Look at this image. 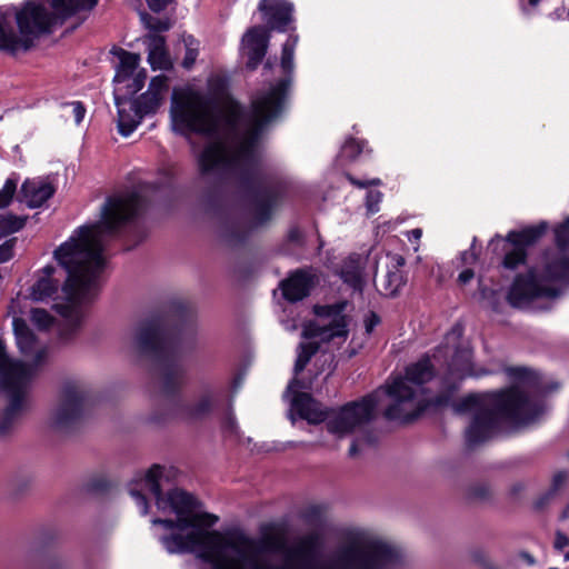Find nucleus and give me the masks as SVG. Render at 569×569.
<instances>
[{"mask_svg":"<svg viewBox=\"0 0 569 569\" xmlns=\"http://www.w3.org/2000/svg\"><path fill=\"white\" fill-rule=\"evenodd\" d=\"M298 36L290 34L282 44V78L258 91L250 109L229 94L228 80L213 77L208 93L177 91L171 96L172 130L183 137L214 134L224 128L232 142H211L197 157L201 201L217 219L219 242L230 249L246 244L250 232L271 220L287 193V182L266 169L260 148L268 124L283 110L293 82L295 50Z\"/></svg>","mask_w":569,"mask_h":569,"instance_id":"obj_1","label":"nucleus"},{"mask_svg":"<svg viewBox=\"0 0 569 569\" xmlns=\"http://www.w3.org/2000/svg\"><path fill=\"white\" fill-rule=\"evenodd\" d=\"M156 200L158 187L153 184H140L130 192L110 196L101 207L99 221L77 228L69 240L54 250L56 260L67 272L61 286L67 303L59 307V312L74 327L84 318L83 306L99 292L106 238L127 237L132 241L128 249L142 242L147 229L141 213Z\"/></svg>","mask_w":569,"mask_h":569,"instance_id":"obj_2","label":"nucleus"},{"mask_svg":"<svg viewBox=\"0 0 569 569\" xmlns=\"http://www.w3.org/2000/svg\"><path fill=\"white\" fill-rule=\"evenodd\" d=\"M353 539L340 551L335 563L320 561L306 546L290 549L284 563L261 562L258 549L249 536H161L169 553H192L212 569H396L398 549L368 536Z\"/></svg>","mask_w":569,"mask_h":569,"instance_id":"obj_3","label":"nucleus"},{"mask_svg":"<svg viewBox=\"0 0 569 569\" xmlns=\"http://www.w3.org/2000/svg\"><path fill=\"white\" fill-rule=\"evenodd\" d=\"M196 345L197 327L192 319L171 328L162 316H151L132 328L130 349L138 358L152 363L153 382L169 405L167 413L163 417L152 416V421L163 422L171 417L194 421L212 411L219 395L210 388H204L192 405L181 398V390L188 381L183 357Z\"/></svg>","mask_w":569,"mask_h":569,"instance_id":"obj_4","label":"nucleus"},{"mask_svg":"<svg viewBox=\"0 0 569 569\" xmlns=\"http://www.w3.org/2000/svg\"><path fill=\"white\" fill-rule=\"evenodd\" d=\"M506 373L515 382L511 387L488 393H470L452 402L458 415L473 412L465 432L468 447L488 440L501 421L515 426L535 422L546 411L543 398L559 389L558 382L547 383L540 372L526 367H508Z\"/></svg>","mask_w":569,"mask_h":569,"instance_id":"obj_5","label":"nucleus"},{"mask_svg":"<svg viewBox=\"0 0 569 569\" xmlns=\"http://www.w3.org/2000/svg\"><path fill=\"white\" fill-rule=\"evenodd\" d=\"M178 469L162 465H152L144 472H137L128 483V491L141 515L149 511L152 499L159 511L173 513L174 519H152L164 530H190L189 533H244L239 525L214 530L219 517L206 511L203 503L192 493L176 487Z\"/></svg>","mask_w":569,"mask_h":569,"instance_id":"obj_6","label":"nucleus"},{"mask_svg":"<svg viewBox=\"0 0 569 569\" xmlns=\"http://www.w3.org/2000/svg\"><path fill=\"white\" fill-rule=\"evenodd\" d=\"M99 0H24L0 6V53L17 57L30 51L72 17L86 18Z\"/></svg>","mask_w":569,"mask_h":569,"instance_id":"obj_7","label":"nucleus"},{"mask_svg":"<svg viewBox=\"0 0 569 569\" xmlns=\"http://www.w3.org/2000/svg\"><path fill=\"white\" fill-rule=\"evenodd\" d=\"M378 395L379 391H373L335 409L323 407L310 393L296 391L291 399V410L310 425L326 422L328 432L342 438L375 419Z\"/></svg>","mask_w":569,"mask_h":569,"instance_id":"obj_8","label":"nucleus"},{"mask_svg":"<svg viewBox=\"0 0 569 569\" xmlns=\"http://www.w3.org/2000/svg\"><path fill=\"white\" fill-rule=\"evenodd\" d=\"M435 377V367L429 356L421 357L406 368L405 376H398L390 383L378 388V402L387 395L391 402L383 416L387 420L408 423L427 410L423 385Z\"/></svg>","mask_w":569,"mask_h":569,"instance_id":"obj_9","label":"nucleus"},{"mask_svg":"<svg viewBox=\"0 0 569 569\" xmlns=\"http://www.w3.org/2000/svg\"><path fill=\"white\" fill-rule=\"evenodd\" d=\"M32 375V366L9 358L4 342L0 339V389L8 399V405L0 416V439L11 433L26 410L27 390Z\"/></svg>","mask_w":569,"mask_h":569,"instance_id":"obj_10","label":"nucleus"},{"mask_svg":"<svg viewBox=\"0 0 569 569\" xmlns=\"http://www.w3.org/2000/svg\"><path fill=\"white\" fill-rule=\"evenodd\" d=\"M478 291L480 299L493 312L502 311L505 300L513 308L528 309L541 299L551 300L560 295L558 288L542 283L535 269L517 274L506 295L499 289L489 288L481 279H479Z\"/></svg>","mask_w":569,"mask_h":569,"instance_id":"obj_11","label":"nucleus"},{"mask_svg":"<svg viewBox=\"0 0 569 569\" xmlns=\"http://www.w3.org/2000/svg\"><path fill=\"white\" fill-rule=\"evenodd\" d=\"M555 248L542 252L540 262L533 268L542 283L569 284V216L553 227Z\"/></svg>","mask_w":569,"mask_h":569,"instance_id":"obj_12","label":"nucleus"},{"mask_svg":"<svg viewBox=\"0 0 569 569\" xmlns=\"http://www.w3.org/2000/svg\"><path fill=\"white\" fill-rule=\"evenodd\" d=\"M91 401V390L82 380H66L61 387L59 403L51 416L56 430L69 431L83 418Z\"/></svg>","mask_w":569,"mask_h":569,"instance_id":"obj_13","label":"nucleus"},{"mask_svg":"<svg viewBox=\"0 0 569 569\" xmlns=\"http://www.w3.org/2000/svg\"><path fill=\"white\" fill-rule=\"evenodd\" d=\"M548 222L541 221L536 226H529L522 230H512L506 238L496 236L491 239L489 248L497 252H503L501 266L507 270H516L527 261V248L538 242L547 232Z\"/></svg>","mask_w":569,"mask_h":569,"instance_id":"obj_14","label":"nucleus"},{"mask_svg":"<svg viewBox=\"0 0 569 569\" xmlns=\"http://www.w3.org/2000/svg\"><path fill=\"white\" fill-rule=\"evenodd\" d=\"M258 10L262 14L264 28L270 31L287 32L293 23V4L288 0H260Z\"/></svg>","mask_w":569,"mask_h":569,"instance_id":"obj_15","label":"nucleus"},{"mask_svg":"<svg viewBox=\"0 0 569 569\" xmlns=\"http://www.w3.org/2000/svg\"><path fill=\"white\" fill-rule=\"evenodd\" d=\"M269 41L270 33L262 26H253L242 36L241 49L248 70H257L267 54Z\"/></svg>","mask_w":569,"mask_h":569,"instance_id":"obj_16","label":"nucleus"},{"mask_svg":"<svg viewBox=\"0 0 569 569\" xmlns=\"http://www.w3.org/2000/svg\"><path fill=\"white\" fill-rule=\"evenodd\" d=\"M316 283V274L311 269L300 268L291 271L280 281L279 288L286 301L295 303L309 297Z\"/></svg>","mask_w":569,"mask_h":569,"instance_id":"obj_17","label":"nucleus"},{"mask_svg":"<svg viewBox=\"0 0 569 569\" xmlns=\"http://www.w3.org/2000/svg\"><path fill=\"white\" fill-rule=\"evenodd\" d=\"M114 104L118 110V131L123 137H129L141 123L143 116L131 102V97L114 94Z\"/></svg>","mask_w":569,"mask_h":569,"instance_id":"obj_18","label":"nucleus"},{"mask_svg":"<svg viewBox=\"0 0 569 569\" xmlns=\"http://www.w3.org/2000/svg\"><path fill=\"white\" fill-rule=\"evenodd\" d=\"M54 191L53 186L49 182L27 179L21 186L20 200L29 208H39L54 194Z\"/></svg>","mask_w":569,"mask_h":569,"instance_id":"obj_19","label":"nucleus"},{"mask_svg":"<svg viewBox=\"0 0 569 569\" xmlns=\"http://www.w3.org/2000/svg\"><path fill=\"white\" fill-rule=\"evenodd\" d=\"M42 276L31 286L29 297L34 302H47L58 293L60 282L53 278L56 268L46 266L41 269Z\"/></svg>","mask_w":569,"mask_h":569,"instance_id":"obj_20","label":"nucleus"},{"mask_svg":"<svg viewBox=\"0 0 569 569\" xmlns=\"http://www.w3.org/2000/svg\"><path fill=\"white\" fill-rule=\"evenodd\" d=\"M329 505L309 502L298 510L299 519L312 530L330 529Z\"/></svg>","mask_w":569,"mask_h":569,"instance_id":"obj_21","label":"nucleus"},{"mask_svg":"<svg viewBox=\"0 0 569 569\" xmlns=\"http://www.w3.org/2000/svg\"><path fill=\"white\" fill-rule=\"evenodd\" d=\"M144 44L148 50V62L153 70H170L172 68L163 36L150 33L144 38Z\"/></svg>","mask_w":569,"mask_h":569,"instance_id":"obj_22","label":"nucleus"},{"mask_svg":"<svg viewBox=\"0 0 569 569\" xmlns=\"http://www.w3.org/2000/svg\"><path fill=\"white\" fill-rule=\"evenodd\" d=\"M472 350L467 346L455 347L453 355L448 362L447 375L449 379L462 380L473 376Z\"/></svg>","mask_w":569,"mask_h":569,"instance_id":"obj_23","label":"nucleus"},{"mask_svg":"<svg viewBox=\"0 0 569 569\" xmlns=\"http://www.w3.org/2000/svg\"><path fill=\"white\" fill-rule=\"evenodd\" d=\"M338 323L329 322L325 326L310 323L302 330L305 339L319 338L322 342H330L335 338H347L349 333L348 320L339 318Z\"/></svg>","mask_w":569,"mask_h":569,"instance_id":"obj_24","label":"nucleus"},{"mask_svg":"<svg viewBox=\"0 0 569 569\" xmlns=\"http://www.w3.org/2000/svg\"><path fill=\"white\" fill-rule=\"evenodd\" d=\"M111 52L119 59L113 81L121 83L130 80L139 66L140 56L122 48H113Z\"/></svg>","mask_w":569,"mask_h":569,"instance_id":"obj_25","label":"nucleus"},{"mask_svg":"<svg viewBox=\"0 0 569 569\" xmlns=\"http://www.w3.org/2000/svg\"><path fill=\"white\" fill-rule=\"evenodd\" d=\"M339 276L345 283L353 290L361 292L363 288V277L360 256H349L341 264Z\"/></svg>","mask_w":569,"mask_h":569,"instance_id":"obj_26","label":"nucleus"},{"mask_svg":"<svg viewBox=\"0 0 569 569\" xmlns=\"http://www.w3.org/2000/svg\"><path fill=\"white\" fill-rule=\"evenodd\" d=\"M318 342H301L297 349V359L293 367L295 376H298L305 370L311 358L318 352ZM295 387H302L301 381L295 377L288 385L287 391L292 390Z\"/></svg>","mask_w":569,"mask_h":569,"instance_id":"obj_27","label":"nucleus"},{"mask_svg":"<svg viewBox=\"0 0 569 569\" xmlns=\"http://www.w3.org/2000/svg\"><path fill=\"white\" fill-rule=\"evenodd\" d=\"M12 326L19 350L24 355L31 353L36 346V336L30 330L26 320L22 318H14Z\"/></svg>","mask_w":569,"mask_h":569,"instance_id":"obj_28","label":"nucleus"},{"mask_svg":"<svg viewBox=\"0 0 569 569\" xmlns=\"http://www.w3.org/2000/svg\"><path fill=\"white\" fill-rule=\"evenodd\" d=\"M405 283L406 278L400 269L388 270L380 284L379 292L386 297H396Z\"/></svg>","mask_w":569,"mask_h":569,"instance_id":"obj_29","label":"nucleus"},{"mask_svg":"<svg viewBox=\"0 0 569 569\" xmlns=\"http://www.w3.org/2000/svg\"><path fill=\"white\" fill-rule=\"evenodd\" d=\"M27 216L7 213L0 216V239L20 231L27 222Z\"/></svg>","mask_w":569,"mask_h":569,"instance_id":"obj_30","label":"nucleus"},{"mask_svg":"<svg viewBox=\"0 0 569 569\" xmlns=\"http://www.w3.org/2000/svg\"><path fill=\"white\" fill-rule=\"evenodd\" d=\"M162 97H157L156 93L146 91L138 98L131 97V102L138 108V112L144 117L154 113L160 106Z\"/></svg>","mask_w":569,"mask_h":569,"instance_id":"obj_31","label":"nucleus"},{"mask_svg":"<svg viewBox=\"0 0 569 569\" xmlns=\"http://www.w3.org/2000/svg\"><path fill=\"white\" fill-rule=\"evenodd\" d=\"M347 303L346 302H337L333 305H317L313 307V312L317 317L320 318H329L330 322L338 323L339 318H343L345 320H348L347 316L343 315V311L346 309Z\"/></svg>","mask_w":569,"mask_h":569,"instance_id":"obj_32","label":"nucleus"},{"mask_svg":"<svg viewBox=\"0 0 569 569\" xmlns=\"http://www.w3.org/2000/svg\"><path fill=\"white\" fill-rule=\"evenodd\" d=\"M305 246H306L305 232L302 231V229L299 226L295 224L289 228L287 237H286V241L282 243L280 251L283 254L289 256V254H292L290 247H293L297 249H302V248H305Z\"/></svg>","mask_w":569,"mask_h":569,"instance_id":"obj_33","label":"nucleus"},{"mask_svg":"<svg viewBox=\"0 0 569 569\" xmlns=\"http://www.w3.org/2000/svg\"><path fill=\"white\" fill-rule=\"evenodd\" d=\"M18 182L19 176L17 173H11L10 177H8L0 190V209H4L11 203L17 191Z\"/></svg>","mask_w":569,"mask_h":569,"instance_id":"obj_34","label":"nucleus"},{"mask_svg":"<svg viewBox=\"0 0 569 569\" xmlns=\"http://www.w3.org/2000/svg\"><path fill=\"white\" fill-rule=\"evenodd\" d=\"M363 150V141L349 138L341 147L339 157L348 161H353Z\"/></svg>","mask_w":569,"mask_h":569,"instance_id":"obj_35","label":"nucleus"},{"mask_svg":"<svg viewBox=\"0 0 569 569\" xmlns=\"http://www.w3.org/2000/svg\"><path fill=\"white\" fill-rule=\"evenodd\" d=\"M140 17H141V20L143 21L144 26L153 33L167 31L171 27V23L168 19H159L156 17H152L151 14H149L147 12H142L140 14Z\"/></svg>","mask_w":569,"mask_h":569,"instance_id":"obj_36","label":"nucleus"},{"mask_svg":"<svg viewBox=\"0 0 569 569\" xmlns=\"http://www.w3.org/2000/svg\"><path fill=\"white\" fill-rule=\"evenodd\" d=\"M456 389H457V386L451 385L449 390H447L446 392H441L431 399H427L425 397V403H427V409L429 407L441 408V407H446L449 405L452 407V402H453L452 395L456 391Z\"/></svg>","mask_w":569,"mask_h":569,"instance_id":"obj_37","label":"nucleus"},{"mask_svg":"<svg viewBox=\"0 0 569 569\" xmlns=\"http://www.w3.org/2000/svg\"><path fill=\"white\" fill-rule=\"evenodd\" d=\"M186 46V54L182 60V67L184 69H191L198 57L197 40L192 36H188L183 39Z\"/></svg>","mask_w":569,"mask_h":569,"instance_id":"obj_38","label":"nucleus"},{"mask_svg":"<svg viewBox=\"0 0 569 569\" xmlns=\"http://www.w3.org/2000/svg\"><path fill=\"white\" fill-rule=\"evenodd\" d=\"M258 533H291L287 519L273 520L261 523Z\"/></svg>","mask_w":569,"mask_h":569,"instance_id":"obj_39","label":"nucleus"},{"mask_svg":"<svg viewBox=\"0 0 569 569\" xmlns=\"http://www.w3.org/2000/svg\"><path fill=\"white\" fill-rule=\"evenodd\" d=\"M112 487V482L106 476H96L86 483V490L92 493L107 492Z\"/></svg>","mask_w":569,"mask_h":569,"instance_id":"obj_40","label":"nucleus"},{"mask_svg":"<svg viewBox=\"0 0 569 569\" xmlns=\"http://www.w3.org/2000/svg\"><path fill=\"white\" fill-rule=\"evenodd\" d=\"M31 320L39 329H47L52 323L51 315L47 310L40 308L31 310Z\"/></svg>","mask_w":569,"mask_h":569,"instance_id":"obj_41","label":"nucleus"},{"mask_svg":"<svg viewBox=\"0 0 569 569\" xmlns=\"http://www.w3.org/2000/svg\"><path fill=\"white\" fill-rule=\"evenodd\" d=\"M146 80V70L142 69L138 71L134 77L130 78V83L127 84V93L124 96L129 94V97H133L138 91H140L143 88Z\"/></svg>","mask_w":569,"mask_h":569,"instance_id":"obj_42","label":"nucleus"},{"mask_svg":"<svg viewBox=\"0 0 569 569\" xmlns=\"http://www.w3.org/2000/svg\"><path fill=\"white\" fill-rule=\"evenodd\" d=\"M382 192L378 190H369L366 194V208L369 214H375L379 211V204L382 201Z\"/></svg>","mask_w":569,"mask_h":569,"instance_id":"obj_43","label":"nucleus"},{"mask_svg":"<svg viewBox=\"0 0 569 569\" xmlns=\"http://www.w3.org/2000/svg\"><path fill=\"white\" fill-rule=\"evenodd\" d=\"M462 327L460 325H456L452 327V329L450 330V332H448V335L446 336V345H441L437 348V351L436 353L433 355V357H438V355H446L448 352V345H449V341L452 340V341H457L461 338L462 336Z\"/></svg>","mask_w":569,"mask_h":569,"instance_id":"obj_44","label":"nucleus"},{"mask_svg":"<svg viewBox=\"0 0 569 569\" xmlns=\"http://www.w3.org/2000/svg\"><path fill=\"white\" fill-rule=\"evenodd\" d=\"M168 90V78L163 74L157 76L151 79L147 91L156 93L157 97H162L163 92Z\"/></svg>","mask_w":569,"mask_h":569,"instance_id":"obj_45","label":"nucleus"},{"mask_svg":"<svg viewBox=\"0 0 569 569\" xmlns=\"http://www.w3.org/2000/svg\"><path fill=\"white\" fill-rule=\"evenodd\" d=\"M221 428L224 435L236 436L238 433V425L231 410H229L221 421Z\"/></svg>","mask_w":569,"mask_h":569,"instance_id":"obj_46","label":"nucleus"},{"mask_svg":"<svg viewBox=\"0 0 569 569\" xmlns=\"http://www.w3.org/2000/svg\"><path fill=\"white\" fill-rule=\"evenodd\" d=\"M17 238L6 240L0 244V263L9 261L13 257Z\"/></svg>","mask_w":569,"mask_h":569,"instance_id":"obj_47","label":"nucleus"},{"mask_svg":"<svg viewBox=\"0 0 569 569\" xmlns=\"http://www.w3.org/2000/svg\"><path fill=\"white\" fill-rule=\"evenodd\" d=\"M568 479V472L560 470L556 472L551 480V486L549 488V496L550 495H557V492L560 490V488L565 485V482Z\"/></svg>","mask_w":569,"mask_h":569,"instance_id":"obj_48","label":"nucleus"},{"mask_svg":"<svg viewBox=\"0 0 569 569\" xmlns=\"http://www.w3.org/2000/svg\"><path fill=\"white\" fill-rule=\"evenodd\" d=\"M346 178L352 186H355L359 189L368 188L371 186H380L382 183L379 178H373L370 180H360V179L355 178L350 173H346Z\"/></svg>","mask_w":569,"mask_h":569,"instance_id":"obj_49","label":"nucleus"},{"mask_svg":"<svg viewBox=\"0 0 569 569\" xmlns=\"http://www.w3.org/2000/svg\"><path fill=\"white\" fill-rule=\"evenodd\" d=\"M358 441H363L366 442L367 445H375L376 441H377V438L373 433L369 432L367 435H365L361 439H357V440H353L350 448H349V456L350 457H355L359 449H358Z\"/></svg>","mask_w":569,"mask_h":569,"instance_id":"obj_50","label":"nucleus"},{"mask_svg":"<svg viewBox=\"0 0 569 569\" xmlns=\"http://www.w3.org/2000/svg\"><path fill=\"white\" fill-rule=\"evenodd\" d=\"M381 322L378 313L370 311L365 318V329L367 335H371L375 328Z\"/></svg>","mask_w":569,"mask_h":569,"instance_id":"obj_51","label":"nucleus"},{"mask_svg":"<svg viewBox=\"0 0 569 569\" xmlns=\"http://www.w3.org/2000/svg\"><path fill=\"white\" fill-rule=\"evenodd\" d=\"M475 243H476V238H473L470 249L461 252L460 260H461L462 266L473 264L478 260V256L475 252Z\"/></svg>","mask_w":569,"mask_h":569,"instance_id":"obj_52","label":"nucleus"},{"mask_svg":"<svg viewBox=\"0 0 569 569\" xmlns=\"http://www.w3.org/2000/svg\"><path fill=\"white\" fill-rule=\"evenodd\" d=\"M69 104L72 107L74 121L77 124H79L84 118L86 108L81 101H72Z\"/></svg>","mask_w":569,"mask_h":569,"instance_id":"obj_53","label":"nucleus"},{"mask_svg":"<svg viewBox=\"0 0 569 569\" xmlns=\"http://www.w3.org/2000/svg\"><path fill=\"white\" fill-rule=\"evenodd\" d=\"M148 7L153 12L163 11L169 4L173 3L176 0H146Z\"/></svg>","mask_w":569,"mask_h":569,"instance_id":"obj_54","label":"nucleus"},{"mask_svg":"<svg viewBox=\"0 0 569 569\" xmlns=\"http://www.w3.org/2000/svg\"><path fill=\"white\" fill-rule=\"evenodd\" d=\"M556 497V495L549 496V489L542 493L536 501H535V509L536 510H542L549 502Z\"/></svg>","mask_w":569,"mask_h":569,"instance_id":"obj_55","label":"nucleus"},{"mask_svg":"<svg viewBox=\"0 0 569 569\" xmlns=\"http://www.w3.org/2000/svg\"><path fill=\"white\" fill-rule=\"evenodd\" d=\"M541 0H519L520 8L525 14L530 16Z\"/></svg>","mask_w":569,"mask_h":569,"instance_id":"obj_56","label":"nucleus"},{"mask_svg":"<svg viewBox=\"0 0 569 569\" xmlns=\"http://www.w3.org/2000/svg\"><path fill=\"white\" fill-rule=\"evenodd\" d=\"M475 277V272L471 268H467L465 270H462L459 276H458V282L460 284H467L468 282H470Z\"/></svg>","mask_w":569,"mask_h":569,"instance_id":"obj_57","label":"nucleus"},{"mask_svg":"<svg viewBox=\"0 0 569 569\" xmlns=\"http://www.w3.org/2000/svg\"><path fill=\"white\" fill-rule=\"evenodd\" d=\"M555 548L562 550L569 545V536H556Z\"/></svg>","mask_w":569,"mask_h":569,"instance_id":"obj_58","label":"nucleus"},{"mask_svg":"<svg viewBox=\"0 0 569 569\" xmlns=\"http://www.w3.org/2000/svg\"><path fill=\"white\" fill-rule=\"evenodd\" d=\"M472 559L480 565L487 563V556L482 551L472 552Z\"/></svg>","mask_w":569,"mask_h":569,"instance_id":"obj_59","label":"nucleus"},{"mask_svg":"<svg viewBox=\"0 0 569 569\" xmlns=\"http://www.w3.org/2000/svg\"><path fill=\"white\" fill-rule=\"evenodd\" d=\"M519 558L529 566H532L535 563V558L527 551L519 552Z\"/></svg>","mask_w":569,"mask_h":569,"instance_id":"obj_60","label":"nucleus"},{"mask_svg":"<svg viewBox=\"0 0 569 569\" xmlns=\"http://www.w3.org/2000/svg\"><path fill=\"white\" fill-rule=\"evenodd\" d=\"M44 358H46V351L44 350L38 351L34 357L33 366L34 367L40 366L42 363V361L44 360Z\"/></svg>","mask_w":569,"mask_h":569,"instance_id":"obj_61","label":"nucleus"},{"mask_svg":"<svg viewBox=\"0 0 569 569\" xmlns=\"http://www.w3.org/2000/svg\"><path fill=\"white\" fill-rule=\"evenodd\" d=\"M31 482V477L30 476H27L24 479H23V482L22 485L20 486L19 483H17V479L13 480V486L18 488V490H22L23 488H27L29 486V483Z\"/></svg>","mask_w":569,"mask_h":569,"instance_id":"obj_62","label":"nucleus"},{"mask_svg":"<svg viewBox=\"0 0 569 569\" xmlns=\"http://www.w3.org/2000/svg\"><path fill=\"white\" fill-rule=\"evenodd\" d=\"M409 239H415V240H419L422 236V230L419 229V228H416V229H412L410 232H409Z\"/></svg>","mask_w":569,"mask_h":569,"instance_id":"obj_63","label":"nucleus"},{"mask_svg":"<svg viewBox=\"0 0 569 569\" xmlns=\"http://www.w3.org/2000/svg\"><path fill=\"white\" fill-rule=\"evenodd\" d=\"M560 519L563 521H569V505L567 508L562 511Z\"/></svg>","mask_w":569,"mask_h":569,"instance_id":"obj_64","label":"nucleus"}]
</instances>
